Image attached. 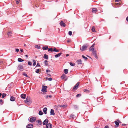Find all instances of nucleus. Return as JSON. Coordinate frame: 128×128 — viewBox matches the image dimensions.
Masks as SVG:
<instances>
[{
  "label": "nucleus",
  "mask_w": 128,
  "mask_h": 128,
  "mask_svg": "<svg viewBox=\"0 0 128 128\" xmlns=\"http://www.w3.org/2000/svg\"><path fill=\"white\" fill-rule=\"evenodd\" d=\"M30 97L27 96L26 100H24L25 102L27 104H30L31 102H30Z\"/></svg>",
  "instance_id": "obj_1"
},
{
  "label": "nucleus",
  "mask_w": 128,
  "mask_h": 128,
  "mask_svg": "<svg viewBox=\"0 0 128 128\" xmlns=\"http://www.w3.org/2000/svg\"><path fill=\"white\" fill-rule=\"evenodd\" d=\"M36 119L35 117L33 116H31L29 118V121L31 122H34Z\"/></svg>",
  "instance_id": "obj_2"
},
{
  "label": "nucleus",
  "mask_w": 128,
  "mask_h": 128,
  "mask_svg": "<svg viewBox=\"0 0 128 128\" xmlns=\"http://www.w3.org/2000/svg\"><path fill=\"white\" fill-rule=\"evenodd\" d=\"M48 88L47 86L43 85L42 86V89L41 91L42 92H47L46 89Z\"/></svg>",
  "instance_id": "obj_3"
},
{
  "label": "nucleus",
  "mask_w": 128,
  "mask_h": 128,
  "mask_svg": "<svg viewBox=\"0 0 128 128\" xmlns=\"http://www.w3.org/2000/svg\"><path fill=\"white\" fill-rule=\"evenodd\" d=\"M87 44H86V45H84L82 46L81 48H80V50L82 51H83L86 50L87 47Z\"/></svg>",
  "instance_id": "obj_4"
},
{
  "label": "nucleus",
  "mask_w": 128,
  "mask_h": 128,
  "mask_svg": "<svg viewBox=\"0 0 128 128\" xmlns=\"http://www.w3.org/2000/svg\"><path fill=\"white\" fill-rule=\"evenodd\" d=\"M79 84V82H78L73 87V89L74 90H76L78 88V87Z\"/></svg>",
  "instance_id": "obj_5"
},
{
  "label": "nucleus",
  "mask_w": 128,
  "mask_h": 128,
  "mask_svg": "<svg viewBox=\"0 0 128 128\" xmlns=\"http://www.w3.org/2000/svg\"><path fill=\"white\" fill-rule=\"evenodd\" d=\"M52 124L50 123L48 124L46 126V128H52Z\"/></svg>",
  "instance_id": "obj_6"
},
{
  "label": "nucleus",
  "mask_w": 128,
  "mask_h": 128,
  "mask_svg": "<svg viewBox=\"0 0 128 128\" xmlns=\"http://www.w3.org/2000/svg\"><path fill=\"white\" fill-rule=\"evenodd\" d=\"M33 126L32 124H28L26 126V128H32Z\"/></svg>",
  "instance_id": "obj_7"
},
{
  "label": "nucleus",
  "mask_w": 128,
  "mask_h": 128,
  "mask_svg": "<svg viewBox=\"0 0 128 128\" xmlns=\"http://www.w3.org/2000/svg\"><path fill=\"white\" fill-rule=\"evenodd\" d=\"M48 120L46 118L45 119L43 122V124L44 125H46L48 123Z\"/></svg>",
  "instance_id": "obj_8"
},
{
  "label": "nucleus",
  "mask_w": 128,
  "mask_h": 128,
  "mask_svg": "<svg viewBox=\"0 0 128 128\" xmlns=\"http://www.w3.org/2000/svg\"><path fill=\"white\" fill-rule=\"evenodd\" d=\"M20 97L23 99H25L26 98V95L25 94H22L21 95Z\"/></svg>",
  "instance_id": "obj_9"
},
{
  "label": "nucleus",
  "mask_w": 128,
  "mask_h": 128,
  "mask_svg": "<svg viewBox=\"0 0 128 128\" xmlns=\"http://www.w3.org/2000/svg\"><path fill=\"white\" fill-rule=\"evenodd\" d=\"M60 25L62 26L63 27H65L66 26V24L64 22L62 21L60 23Z\"/></svg>",
  "instance_id": "obj_10"
},
{
  "label": "nucleus",
  "mask_w": 128,
  "mask_h": 128,
  "mask_svg": "<svg viewBox=\"0 0 128 128\" xmlns=\"http://www.w3.org/2000/svg\"><path fill=\"white\" fill-rule=\"evenodd\" d=\"M18 69L19 70L24 69L23 66L22 64H20L18 65Z\"/></svg>",
  "instance_id": "obj_11"
},
{
  "label": "nucleus",
  "mask_w": 128,
  "mask_h": 128,
  "mask_svg": "<svg viewBox=\"0 0 128 128\" xmlns=\"http://www.w3.org/2000/svg\"><path fill=\"white\" fill-rule=\"evenodd\" d=\"M55 114L54 113V110L52 109H51L50 110V114L52 115H54Z\"/></svg>",
  "instance_id": "obj_12"
},
{
  "label": "nucleus",
  "mask_w": 128,
  "mask_h": 128,
  "mask_svg": "<svg viewBox=\"0 0 128 128\" xmlns=\"http://www.w3.org/2000/svg\"><path fill=\"white\" fill-rule=\"evenodd\" d=\"M62 54V52L59 53L58 54H56L55 55L54 57L56 58H57L58 57L60 56Z\"/></svg>",
  "instance_id": "obj_13"
},
{
  "label": "nucleus",
  "mask_w": 128,
  "mask_h": 128,
  "mask_svg": "<svg viewBox=\"0 0 128 128\" xmlns=\"http://www.w3.org/2000/svg\"><path fill=\"white\" fill-rule=\"evenodd\" d=\"M114 122L116 124V126H115V128H117L118 126L119 125V122L116 121H114Z\"/></svg>",
  "instance_id": "obj_14"
},
{
  "label": "nucleus",
  "mask_w": 128,
  "mask_h": 128,
  "mask_svg": "<svg viewBox=\"0 0 128 128\" xmlns=\"http://www.w3.org/2000/svg\"><path fill=\"white\" fill-rule=\"evenodd\" d=\"M47 108H46L45 107L44 108L43 110V112L44 113L46 114L47 113Z\"/></svg>",
  "instance_id": "obj_15"
},
{
  "label": "nucleus",
  "mask_w": 128,
  "mask_h": 128,
  "mask_svg": "<svg viewBox=\"0 0 128 128\" xmlns=\"http://www.w3.org/2000/svg\"><path fill=\"white\" fill-rule=\"evenodd\" d=\"M76 62L78 64H81L82 62V61L81 60H78L76 61Z\"/></svg>",
  "instance_id": "obj_16"
},
{
  "label": "nucleus",
  "mask_w": 128,
  "mask_h": 128,
  "mask_svg": "<svg viewBox=\"0 0 128 128\" xmlns=\"http://www.w3.org/2000/svg\"><path fill=\"white\" fill-rule=\"evenodd\" d=\"M10 100L11 101L14 102L15 100V98L13 96H12L10 97Z\"/></svg>",
  "instance_id": "obj_17"
},
{
  "label": "nucleus",
  "mask_w": 128,
  "mask_h": 128,
  "mask_svg": "<svg viewBox=\"0 0 128 128\" xmlns=\"http://www.w3.org/2000/svg\"><path fill=\"white\" fill-rule=\"evenodd\" d=\"M43 58H44L46 60H48V56L46 54H44Z\"/></svg>",
  "instance_id": "obj_18"
},
{
  "label": "nucleus",
  "mask_w": 128,
  "mask_h": 128,
  "mask_svg": "<svg viewBox=\"0 0 128 128\" xmlns=\"http://www.w3.org/2000/svg\"><path fill=\"white\" fill-rule=\"evenodd\" d=\"M48 46H44L42 47V49L43 50H46L48 49Z\"/></svg>",
  "instance_id": "obj_19"
},
{
  "label": "nucleus",
  "mask_w": 128,
  "mask_h": 128,
  "mask_svg": "<svg viewBox=\"0 0 128 128\" xmlns=\"http://www.w3.org/2000/svg\"><path fill=\"white\" fill-rule=\"evenodd\" d=\"M97 11V10L96 8H94L92 9V12L96 13V12Z\"/></svg>",
  "instance_id": "obj_20"
},
{
  "label": "nucleus",
  "mask_w": 128,
  "mask_h": 128,
  "mask_svg": "<svg viewBox=\"0 0 128 128\" xmlns=\"http://www.w3.org/2000/svg\"><path fill=\"white\" fill-rule=\"evenodd\" d=\"M18 61L20 62H22L24 61V60L20 58H19L18 60Z\"/></svg>",
  "instance_id": "obj_21"
},
{
  "label": "nucleus",
  "mask_w": 128,
  "mask_h": 128,
  "mask_svg": "<svg viewBox=\"0 0 128 128\" xmlns=\"http://www.w3.org/2000/svg\"><path fill=\"white\" fill-rule=\"evenodd\" d=\"M64 72L66 74H67L68 72V69H64Z\"/></svg>",
  "instance_id": "obj_22"
},
{
  "label": "nucleus",
  "mask_w": 128,
  "mask_h": 128,
  "mask_svg": "<svg viewBox=\"0 0 128 128\" xmlns=\"http://www.w3.org/2000/svg\"><path fill=\"white\" fill-rule=\"evenodd\" d=\"M59 50H57L56 49V48L54 47V50H53V52H59Z\"/></svg>",
  "instance_id": "obj_23"
},
{
  "label": "nucleus",
  "mask_w": 128,
  "mask_h": 128,
  "mask_svg": "<svg viewBox=\"0 0 128 128\" xmlns=\"http://www.w3.org/2000/svg\"><path fill=\"white\" fill-rule=\"evenodd\" d=\"M66 76V75L64 74H63L61 76V78L62 79H64Z\"/></svg>",
  "instance_id": "obj_24"
},
{
  "label": "nucleus",
  "mask_w": 128,
  "mask_h": 128,
  "mask_svg": "<svg viewBox=\"0 0 128 128\" xmlns=\"http://www.w3.org/2000/svg\"><path fill=\"white\" fill-rule=\"evenodd\" d=\"M48 49V52H52L53 51V50L52 48H49Z\"/></svg>",
  "instance_id": "obj_25"
},
{
  "label": "nucleus",
  "mask_w": 128,
  "mask_h": 128,
  "mask_svg": "<svg viewBox=\"0 0 128 128\" xmlns=\"http://www.w3.org/2000/svg\"><path fill=\"white\" fill-rule=\"evenodd\" d=\"M38 114L39 115L41 116L43 114V112L42 111L40 110Z\"/></svg>",
  "instance_id": "obj_26"
},
{
  "label": "nucleus",
  "mask_w": 128,
  "mask_h": 128,
  "mask_svg": "<svg viewBox=\"0 0 128 128\" xmlns=\"http://www.w3.org/2000/svg\"><path fill=\"white\" fill-rule=\"evenodd\" d=\"M38 122V124L39 125H40L42 124V121L41 120H39L37 121Z\"/></svg>",
  "instance_id": "obj_27"
},
{
  "label": "nucleus",
  "mask_w": 128,
  "mask_h": 128,
  "mask_svg": "<svg viewBox=\"0 0 128 128\" xmlns=\"http://www.w3.org/2000/svg\"><path fill=\"white\" fill-rule=\"evenodd\" d=\"M33 61L34 62L33 65L34 66H35L36 65V61L35 60H33Z\"/></svg>",
  "instance_id": "obj_28"
},
{
  "label": "nucleus",
  "mask_w": 128,
  "mask_h": 128,
  "mask_svg": "<svg viewBox=\"0 0 128 128\" xmlns=\"http://www.w3.org/2000/svg\"><path fill=\"white\" fill-rule=\"evenodd\" d=\"M44 64L46 66H47L48 65V61L47 60H46L44 61Z\"/></svg>",
  "instance_id": "obj_29"
},
{
  "label": "nucleus",
  "mask_w": 128,
  "mask_h": 128,
  "mask_svg": "<svg viewBox=\"0 0 128 128\" xmlns=\"http://www.w3.org/2000/svg\"><path fill=\"white\" fill-rule=\"evenodd\" d=\"M23 75L27 77H28V76L27 75L26 73L25 72H23Z\"/></svg>",
  "instance_id": "obj_30"
},
{
  "label": "nucleus",
  "mask_w": 128,
  "mask_h": 128,
  "mask_svg": "<svg viewBox=\"0 0 128 128\" xmlns=\"http://www.w3.org/2000/svg\"><path fill=\"white\" fill-rule=\"evenodd\" d=\"M6 96V94L5 93H3L2 94V98H4Z\"/></svg>",
  "instance_id": "obj_31"
},
{
  "label": "nucleus",
  "mask_w": 128,
  "mask_h": 128,
  "mask_svg": "<svg viewBox=\"0 0 128 128\" xmlns=\"http://www.w3.org/2000/svg\"><path fill=\"white\" fill-rule=\"evenodd\" d=\"M70 65L72 66H75V64H73L72 62H70Z\"/></svg>",
  "instance_id": "obj_32"
},
{
  "label": "nucleus",
  "mask_w": 128,
  "mask_h": 128,
  "mask_svg": "<svg viewBox=\"0 0 128 128\" xmlns=\"http://www.w3.org/2000/svg\"><path fill=\"white\" fill-rule=\"evenodd\" d=\"M94 50V48L92 47L90 48V47L89 48V50L90 51H92Z\"/></svg>",
  "instance_id": "obj_33"
},
{
  "label": "nucleus",
  "mask_w": 128,
  "mask_h": 128,
  "mask_svg": "<svg viewBox=\"0 0 128 128\" xmlns=\"http://www.w3.org/2000/svg\"><path fill=\"white\" fill-rule=\"evenodd\" d=\"M4 103V102L2 99H0V104H2Z\"/></svg>",
  "instance_id": "obj_34"
},
{
  "label": "nucleus",
  "mask_w": 128,
  "mask_h": 128,
  "mask_svg": "<svg viewBox=\"0 0 128 128\" xmlns=\"http://www.w3.org/2000/svg\"><path fill=\"white\" fill-rule=\"evenodd\" d=\"M36 47L38 49H40V46L38 45H36Z\"/></svg>",
  "instance_id": "obj_35"
},
{
  "label": "nucleus",
  "mask_w": 128,
  "mask_h": 128,
  "mask_svg": "<svg viewBox=\"0 0 128 128\" xmlns=\"http://www.w3.org/2000/svg\"><path fill=\"white\" fill-rule=\"evenodd\" d=\"M82 57L83 58H84L86 60L88 59V58L86 57H85L84 56V55H82Z\"/></svg>",
  "instance_id": "obj_36"
},
{
  "label": "nucleus",
  "mask_w": 128,
  "mask_h": 128,
  "mask_svg": "<svg viewBox=\"0 0 128 128\" xmlns=\"http://www.w3.org/2000/svg\"><path fill=\"white\" fill-rule=\"evenodd\" d=\"M72 32L71 31H70L68 32V34L70 36H71L72 34Z\"/></svg>",
  "instance_id": "obj_37"
},
{
  "label": "nucleus",
  "mask_w": 128,
  "mask_h": 128,
  "mask_svg": "<svg viewBox=\"0 0 128 128\" xmlns=\"http://www.w3.org/2000/svg\"><path fill=\"white\" fill-rule=\"evenodd\" d=\"M40 70L39 69H36L35 71V72L37 74H38Z\"/></svg>",
  "instance_id": "obj_38"
},
{
  "label": "nucleus",
  "mask_w": 128,
  "mask_h": 128,
  "mask_svg": "<svg viewBox=\"0 0 128 128\" xmlns=\"http://www.w3.org/2000/svg\"><path fill=\"white\" fill-rule=\"evenodd\" d=\"M12 32H9L8 33V36H11V34H12Z\"/></svg>",
  "instance_id": "obj_39"
},
{
  "label": "nucleus",
  "mask_w": 128,
  "mask_h": 128,
  "mask_svg": "<svg viewBox=\"0 0 128 128\" xmlns=\"http://www.w3.org/2000/svg\"><path fill=\"white\" fill-rule=\"evenodd\" d=\"M92 53L94 55L96 54V51L94 50L92 51Z\"/></svg>",
  "instance_id": "obj_40"
},
{
  "label": "nucleus",
  "mask_w": 128,
  "mask_h": 128,
  "mask_svg": "<svg viewBox=\"0 0 128 128\" xmlns=\"http://www.w3.org/2000/svg\"><path fill=\"white\" fill-rule=\"evenodd\" d=\"M92 32H95V28H93L92 27Z\"/></svg>",
  "instance_id": "obj_41"
},
{
  "label": "nucleus",
  "mask_w": 128,
  "mask_h": 128,
  "mask_svg": "<svg viewBox=\"0 0 128 128\" xmlns=\"http://www.w3.org/2000/svg\"><path fill=\"white\" fill-rule=\"evenodd\" d=\"M28 64L31 66L32 64V62L30 61H28Z\"/></svg>",
  "instance_id": "obj_42"
},
{
  "label": "nucleus",
  "mask_w": 128,
  "mask_h": 128,
  "mask_svg": "<svg viewBox=\"0 0 128 128\" xmlns=\"http://www.w3.org/2000/svg\"><path fill=\"white\" fill-rule=\"evenodd\" d=\"M81 96V94H78L76 95V97H80Z\"/></svg>",
  "instance_id": "obj_43"
},
{
  "label": "nucleus",
  "mask_w": 128,
  "mask_h": 128,
  "mask_svg": "<svg viewBox=\"0 0 128 128\" xmlns=\"http://www.w3.org/2000/svg\"><path fill=\"white\" fill-rule=\"evenodd\" d=\"M84 92H89V90L87 89H84Z\"/></svg>",
  "instance_id": "obj_44"
},
{
  "label": "nucleus",
  "mask_w": 128,
  "mask_h": 128,
  "mask_svg": "<svg viewBox=\"0 0 128 128\" xmlns=\"http://www.w3.org/2000/svg\"><path fill=\"white\" fill-rule=\"evenodd\" d=\"M40 66V64L39 63H38L36 66V67L37 66Z\"/></svg>",
  "instance_id": "obj_45"
},
{
  "label": "nucleus",
  "mask_w": 128,
  "mask_h": 128,
  "mask_svg": "<svg viewBox=\"0 0 128 128\" xmlns=\"http://www.w3.org/2000/svg\"><path fill=\"white\" fill-rule=\"evenodd\" d=\"M13 84H13V82H12L10 83L9 85H10L11 86H12L13 85Z\"/></svg>",
  "instance_id": "obj_46"
},
{
  "label": "nucleus",
  "mask_w": 128,
  "mask_h": 128,
  "mask_svg": "<svg viewBox=\"0 0 128 128\" xmlns=\"http://www.w3.org/2000/svg\"><path fill=\"white\" fill-rule=\"evenodd\" d=\"M16 3L17 4H18L20 2V0H16Z\"/></svg>",
  "instance_id": "obj_47"
},
{
  "label": "nucleus",
  "mask_w": 128,
  "mask_h": 128,
  "mask_svg": "<svg viewBox=\"0 0 128 128\" xmlns=\"http://www.w3.org/2000/svg\"><path fill=\"white\" fill-rule=\"evenodd\" d=\"M52 78H48V80L50 81H51L52 80Z\"/></svg>",
  "instance_id": "obj_48"
},
{
  "label": "nucleus",
  "mask_w": 128,
  "mask_h": 128,
  "mask_svg": "<svg viewBox=\"0 0 128 128\" xmlns=\"http://www.w3.org/2000/svg\"><path fill=\"white\" fill-rule=\"evenodd\" d=\"M50 72V71L49 70H46V72L48 73V72Z\"/></svg>",
  "instance_id": "obj_49"
},
{
  "label": "nucleus",
  "mask_w": 128,
  "mask_h": 128,
  "mask_svg": "<svg viewBox=\"0 0 128 128\" xmlns=\"http://www.w3.org/2000/svg\"><path fill=\"white\" fill-rule=\"evenodd\" d=\"M74 115H73V114H71L70 115V117L71 118H74Z\"/></svg>",
  "instance_id": "obj_50"
},
{
  "label": "nucleus",
  "mask_w": 128,
  "mask_h": 128,
  "mask_svg": "<svg viewBox=\"0 0 128 128\" xmlns=\"http://www.w3.org/2000/svg\"><path fill=\"white\" fill-rule=\"evenodd\" d=\"M74 108L76 109L78 108V106L76 105H74Z\"/></svg>",
  "instance_id": "obj_51"
},
{
  "label": "nucleus",
  "mask_w": 128,
  "mask_h": 128,
  "mask_svg": "<svg viewBox=\"0 0 128 128\" xmlns=\"http://www.w3.org/2000/svg\"><path fill=\"white\" fill-rule=\"evenodd\" d=\"M60 106L63 107V108H65L66 107V106L65 105H60Z\"/></svg>",
  "instance_id": "obj_52"
},
{
  "label": "nucleus",
  "mask_w": 128,
  "mask_h": 128,
  "mask_svg": "<svg viewBox=\"0 0 128 128\" xmlns=\"http://www.w3.org/2000/svg\"><path fill=\"white\" fill-rule=\"evenodd\" d=\"M19 49H18V48H16V51L17 52H18L19 51Z\"/></svg>",
  "instance_id": "obj_53"
},
{
  "label": "nucleus",
  "mask_w": 128,
  "mask_h": 128,
  "mask_svg": "<svg viewBox=\"0 0 128 128\" xmlns=\"http://www.w3.org/2000/svg\"><path fill=\"white\" fill-rule=\"evenodd\" d=\"M95 45V44H93L91 46H90V48H94V46Z\"/></svg>",
  "instance_id": "obj_54"
},
{
  "label": "nucleus",
  "mask_w": 128,
  "mask_h": 128,
  "mask_svg": "<svg viewBox=\"0 0 128 128\" xmlns=\"http://www.w3.org/2000/svg\"><path fill=\"white\" fill-rule=\"evenodd\" d=\"M104 128H109L108 126L107 125L105 126Z\"/></svg>",
  "instance_id": "obj_55"
},
{
  "label": "nucleus",
  "mask_w": 128,
  "mask_h": 128,
  "mask_svg": "<svg viewBox=\"0 0 128 128\" xmlns=\"http://www.w3.org/2000/svg\"><path fill=\"white\" fill-rule=\"evenodd\" d=\"M120 0H115V2H119Z\"/></svg>",
  "instance_id": "obj_56"
},
{
  "label": "nucleus",
  "mask_w": 128,
  "mask_h": 128,
  "mask_svg": "<svg viewBox=\"0 0 128 128\" xmlns=\"http://www.w3.org/2000/svg\"><path fill=\"white\" fill-rule=\"evenodd\" d=\"M94 55V57L95 58H98V56L96 55V54L95 55Z\"/></svg>",
  "instance_id": "obj_57"
},
{
  "label": "nucleus",
  "mask_w": 128,
  "mask_h": 128,
  "mask_svg": "<svg viewBox=\"0 0 128 128\" xmlns=\"http://www.w3.org/2000/svg\"><path fill=\"white\" fill-rule=\"evenodd\" d=\"M126 20L127 22H128V16L126 18Z\"/></svg>",
  "instance_id": "obj_58"
},
{
  "label": "nucleus",
  "mask_w": 128,
  "mask_h": 128,
  "mask_svg": "<svg viewBox=\"0 0 128 128\" xmlns=\"http://www.w3.org/2000/svg\"><path fill=\"white\" fill-rule=\"evenodd\" d=\"M126 125V124H122V126H125Z\"/></svg>",
  "instance_id": "obj_59"
},
{
  "label": "nucleus",
  "mask_w": 128,
  "mask_h": 128,
  "mask_svg": "<svg viewBox=\"0 0 128 128\" xmlns=\"http://www.w3.org/2000/svg\"><path fill=\"white\" fill-rule=\"evenodd\" d=\"M47 74L48 75V76H49L50 77H51V75L50 74H48V73H47Z\"/></svg>",
  "instance_id": "obj_60"
},
{
  "label": "nucleus",
  "mask_w": 128,
  "mask_h": 128,
  "mask_svg": "<svg viewBox=\"0 0 128 128\" xmlns=\"http://www.w3.org/2000/svg\"><path fill=\"white\" fill-rule=\"evenodd\" d=\"M48 97V95H46L45 96V97L46 98H47Z\"/></svg>",
  "instance_id": "obj_61"
},
{
  "label": "nucleus",
  "mask_w": 128,
  "mask_h": 128,
  "mask_svg": "<svg viewBox=\"0 0 128 128\" xmlns=\"http://www.w3.org/2000/svg\"><path fill=\"white\" fill-rule=\"evenodd\" d=\"M20 51L22 52L23 51V50L22 49H20Z\"/></svg>",
  "instance_id": "obj_62"
},
{
  "label": "nucleus",
  "mask_w": 128,
  "mask_h": 128,
  "mask_svg": "<svg viewBox=\"0 0 128 128\" xmlns=\"http://www.w3.org/2000/svg\"><path fill=\"white\" fill-rule=\"evenodd\" d=\"M70 42V40H68L67 41V42Z\"/></svg>",
  "instance_id": "obj_63"
},
{
  "label": "nucleus",
  "mask_w": 128,
  "mask_h": 128,
  "mask_svg": "<svg viewBox=\"0 0 128 128\" xmlns=\"http://www.w3.org/2000/svg\"><path fill=\"white\" fill-rule=\"evenodd\" d=\"M69 56V55L68 54H66V56Z\"/></svg>",
  "instance_id": "obj_64"
}]
</instances>
